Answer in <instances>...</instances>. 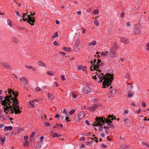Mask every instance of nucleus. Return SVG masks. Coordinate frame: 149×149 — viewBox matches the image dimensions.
Masks as SVG:
<instances>
[{
	"instance_id": "f257e3e1",
	"label": "nucleus",
	"mask_w": 149,
	"mask_h": 149,
	"mask_svg": "<svg viewBox=\"0 0 149 149\" xmlns=\"http://www.w3.org/2000/svg\"><path fill=\"white\" fill-rule=\"evenodd\" d=\"M12 95H10L7 96L6 98V100L10 102V105L6 107H2L4 109V112L7 114L8 112L9 113L13 114L14 113L16 114H20L22 111L19 110V102L17 99L18 96V93L16 91L12 92Z\"/></svg>"
},
{
	"instance_id": "f03ea898",
	"label": "nucleus",
	"mask_w": 149,
	"mask_h": 149,
	"mask_svg": "<svg viewBox=\"0 0 149 149\" xmlns=\"http://www.w3.org/2000/svg\"><path fill=\"white\" fill-rule=\"evenodd\" d=\"M104 75V74L101 73V75L97 76L100 79L98 82H102L104 79L102 84V88H106L111 85L112 81L113 80V74L107 73L104 76H103Z\"/></svg>"
},
{
	"instance_id": "7ed1b4c3",
	"label": "nucleus",
	"mask_w": 149,
	"mask_h": 149,
	"mask_svg": "<svg viewBox=\"0 0 149 149\" xmlns=\"http://www.w3.org/2000/svg\"><path fill=\"white\" fill-rule=\"evenodd\" d=\"M7 91L8 93L4 97V99L1 102V104L3 106V107H6L7 106L10 105V102H8L6 100V98L8 96L12 95V92H13V91L11 89H9V88L8 89Z\"/></svg>"
},
{
	"instance_id": "20e7f679",
	"label": "nucleus",
	"mask_w": 149,
	"mask_h": 149,
	"mask_svg": "<svg viewBox=\"0 0 149 149\" xmlns=\"http://www.w3.org/2000/svg\"><path fill=\"white\" fill-rule=\"evenodd\" d=\"M104 119L105 117L104 116L99 117V118L96 117L95 118V120L97 122V124L94 125V126H102L105 123L104 121Z\"/></svg>"
},
{
	"instance_id": "39448f33",
	"label": "nucleus",
	"mask_w": 149,
	"mask_h": 149,
	"mask_svg": "<svg viewBox=\"0 0 149 149\" xmlns=\"http://www.w3.org/2000/svg\"><path fill=\"white\" fill-rule=\"evenodd\" d=\"M116 49L117 46L116 45L111 48L109 52V55L110 58H113L116 56Z\"/></svg>"
},
{
	"instance_id": "423d86ee",
	"label": "nucleus",
	"mask_w": 149,
	"mask_h": 149,
	"mask_svg": "<svg viewBox=\"0 0 149 149\" xmlns=\"http://www.w3.org/2000/svg\"><path fill=\"white\" fill-rule=\"evenodd\" d=\"M80 44V39L79 38H77L76 40L73 49L74 51L77 52L79 50L81 47Z\"/></svg>"
},
{
	"instance_id": "0eeeda50",
	"label": "nucleus",
	"mask_w": 149,
	"mask_h": 149,
	"mask_svg": "<svg viewBox=\"0 0 149 149\" xmlns=\"http://www.w3.org/2000/svg\"><path fill=\"white\" fill-rule=\"evenodd\" d=\"M27 17L28 20L27 21V22L31 25H34V23L35 21V20L34 19L35 17H33L30 16V15H27Z\"/></svg>"
},
{
	"instance_id": "6e6552de",
	"label": "nucleus",
	"mask_w": 149,
	"mask_h": 149,
	"mask_svg": "<svg viewBox=\"0 0 149 149\" xmlns=\"http://www.w3.org/2000/svg\"><path fill=\"white\" fill-rule=\"evenodd\" d=\"M101 61L100 59H98V61L97 62V63L93 67V69L96 71L98 70V72H101V71L100 70H99V68H100V66H101Z\"/></svg>"
},
{
	"instance_id": "1a4fd4ad",
	"label": "nucleus",
	"mask_w": 149,
	"mask_h": 149,
	"mask_svg": "<svg viewBox=\"0 0 149 149\" xmlns=\"http://www.w3.org/2000/svg\"><path fill=\"white\" fill-rule=\"evenodd\" d=\"M0 65L6 69H10V65L6 62H1L0 63Z\"/></svg>"
},
{
	"instance_id": "9d476101",
	"label": "nucleus",
	"mask_w": 149,
	"mask_h": 149,
	"mask_svg": "<svg viewBox=\"0 0 149 149\" xmlns=\"http://www.w3.org/2000/svg\"><path fill=\"white\" fill-rule=\"evenodd\" d=\"M19 80L21 81L22 84L23 85H26L28 82L27 79L25 77H23L19 79Z\"/></svg>"
},
{
	"instance_id": "9b49d317",
	"label": "nucleus",
	"mask_w": 149,
	"mask_h": 149,
	"mask_svg": "<svg viewBox=\"0 0 149 149\" xmlns=\"http://www.w3.org/2000/svg\"><path fill=\"white\" fill-rule=\"evenodd\" d=\"M116 93V90L115 89H113L108 93V95L109 97H113L115 95Z\"/></svg>"
},
{
	"instance_id": "f8f14e48",
	"label": "nucleus",
	"mask_w": 149,
	"mask_h": 149,
	"mask_svg": "<svg viewBox=\"0 0 149 149\" xmlns=\"http://www.w3.org/2000/svg\"><path fill=\"white\" fill-rule=\"evenodd\" d=\"M120 41L122 42L125 44H128L129 42L128 39L125 37L121 38H120Z\"/></svg>"
},
{
	"instance_id": "ddd939ff",
	"label": "nucleus",
	"mask_w": 149,
	"mask_h": 149,
	"mask_svg": "<svg viewBox=\"0 0 149 149\" xmlns=\"http://www.w3.org/2000/svg\"><path fill=\"white\" fill-rule=\"evenodd\" d=\"M141 31V28L140 27L136 28L134 31V33L135 35L139 34Z\"/></svg>"
},
{
	"instance_id": "4468645a",
	"label": "nucleus",
	"mask_w": 149,
	"mask_h": 149,
	"mask_svg": "<svg viewBox=\"0 0 149 149\" xmlns=\"http://www.w3.org/2000/svg\"><path fill=\"white\" fill-rule=\"evenodd\" d=\"M116 119V117L114 116L113 118H112L111 119H109L108 118H105V119H104V121L105 123L106 122L107 123H110L111 120H115Z\"/></svg>"
},
{
	"instance_id": "2eb2a0df",
	"label": "nucleus",
	"mask_w": 149,
	"mask_h": 149,
	"mask_svg": "<svg viewBox=\"0 0 149 149\" xmlns=\"http://www.w3.org/2000/svg\"><path fill=\"white\" fill-rule=\"evenodd\" d=\"M13 127L12 126H5L3 129L4 131H11L13 130Z\"/></svg>"
},
{
	"instance_id": "dca6fc26",
	"label": "nucleus",
	"mask_w": 149,
	"mask_h": 149,
	"mask_svg": "<svg viewBox=\"0 0 149 149\" xmlns=\"http://www.w3.org/2000/svg\"><path fill=\"white\" fill-rule=\"evenodd\" d=\"M12 40L13 42L17 44L19 42L18 38L15 37H13L12 38Z\"/></svg>"
},
{
	"instance_id": "f3484780",
	"label": "nucleus",
	"mask_w": 149,
	"mask_h": 149,
	"mask_svg": "<svg viewBox=\"0 0 149 149\" xmlns=\"http://www.w3.org/2000/svg\"><path fill=\"white\" fill-rule=\"evenodd\" d=\"M48 98L49 100H53L54 99V96L52 94H51L49 93H48Z\"/></svg>"
},
{
	"instance_id": "a211bd4d",
	"label": "nucleus",
	"mask_w": 149,
	"mask_h": 149,
	"mask_svg": "<svg viewBox=\"0 0 149 149\" xmlns=\"http://www.w3.org/2000/svg\"><path fill=\"white\" fill-rule=\"evenodd\" d=\"M97 107V105H95L93 106L89 109V110L90 111H92L95 110L96 108Z\"/></svg>"
},
{
	"instance_id": "6ab92c4d",
	"label": "nucleus",
	"mask_w": 149,
	"mask_h": 149,
	"mask_svg": "<svg viewBox=\"0 0 149 149\" xmlns=\"http://www.w3.org/2000/svg\"><path fill=\"white\" fill-rule=\"evenodd\" d=\"M97 44V42L95 41H93L92 42L89 43L88 45L89 46H94L95 45Z\"/></svg>"
},
{
	"instance_id": "aec40b11",
	"label": "nucleus",
	"mask_w": 149,
	"mask_h": 149,
	"mask_svg": "<svg viewBox=\"0 0 149 149\" xmlns=\"http://www.w3.org/2000/svg\"><path fill=\"white\" fill-rule=\"evenodd\" d=\"M38 64L44 67L46 66V64L42 62L41 61H40L38 62Z\"/></svg>"
},
{
	"instance_id": "412c9836",
	"label": "nucleus",
	"mask_w": 149,
	"mask_h": 149,
	"mask_svg": "<svg viewBox=\"0 0 149 149\" xmlns=\"http://www.w3.org/2000/svg\"><path fill=\"white\" fill-rule=\"evenodd\" d=\"M63 49L66 52L70 51L71 49V47H63Z\"/></svg>"
},
{
	"instance_id": "4be33fe9",
	"label": "nucleus",
	"mask_w": 149,
	"mask_h": 149,
	"mask_svg": "<svg viewBox=\"0 0 149 149\" xmlns=\"http://www.w3.org/2000/svg\"><path fill=\"white\" fill-rule=\"evenodd\" d=\"M142 143L143 145L149 148V144H148L147 143L144 141H143L142 142Z\"/></svg>"
},
{
	"instance_id": "5701e85b",
	"label": "nucleus",
	"mask_w": 149,
	"mask_h": 149,
	"mask_svg": "<svg viewBox=\"0 0 149 149\" xmlns=\"http://www.w3.org/2000/svg\"><path fill=\"white\" fill-rule=\"evenodd\" d=\"M7 23L10 26L12 27V24L11 21L9 19H7Z\"/></svg>"
},
{
	"instance_id": "b1692460",
	"label": "nucleus",
	"mask_w": 149,
	"mask_h": 149,
	"mask_svg": "<svg viewBox=\"0 0 149 149\" xmlns=\"http://www.w3.org/2000/svg\"><path fill=\"white\" fill-rule=\"evenodd\" d=\"M107 124L108 125L110 126L112 128L114 127L113 125L112 124V121L110 122V123H107Z\"/></svg>"
},
{
	"instance_id": "393cba45",
	"label": "nucleus",
	"mask_w": 149,
	"mask_h": 149,
	"mask_svg": "<svg viewBox=\"0 0 149 149\" xmlns=\"http://www.w3.org/2000/svg\"><path fill=\"white\" fill-rule=\"evenodd\" d=\"M33 103L32 102H31V101H29V104L31 106L30 107L33 108L34 107V105L33 104Z\"/></svg>"
},
{
	"instance_id": "a878e982",
	"label": "nucleus",
	"mask_w": 149,
	"mask_h": 149,
	"mask_svg": "<svg viewBox=\"0 0 149 149\" xmlns=\"http://www.w3.org/2000/svg\"><path fill=\"white\" fill-rule=\"evenodd\" d=\"M97 62V60L95 59H94V61L93 62L92 61H91V64L92 66H94L95 65V64Z\"/></svg>"
},
{
	"instance_id": "bb28decb",
	"label": "nucleus",
	"mask_w": 149,
	"mask_h": 149,
	"mask_svg": "<svg viewBox=\"0 0 149 149\" xmlns=\"http://www.w3.org/2000/svg\"><path fill=\"white\" fill-rule=\"evenodd\" d=\"M72 95V97L74 98H75L77 97V96L75 94L74 92L73 91H72L71 92Z\"/></svg>"
},
{
	"instance_id": "cd10ccee",
	"label": "nucleus",
	"mask_w": 149,
	"mask_h": 149,
	"mask_svg": "<svg viewBox=\"0 0 149 149\" xmlns=\"http://www.w3.org/2000/svg\"><path fill=\"white\" fill-rule=\"evenodd\" d=\"M6 138L5 137H4L3 138H2L1 139V143L2 145H3L4 143V142Z\"/></svg>"
},
{
	"instance_id": "c85d7f7f",
	"label": "nucleus",
	"mask_w": 149,
	"mask_h": 149,
	"mask_svg": "<svg viewBox=\"0 0 149 149\" xmlns=\"http://www.w3.org/2000/svg\"><path fill=\"white\" fill-rule=\"evenodd\" d=\"M128 118H126L123 119V121L124 123L125 124H127L128 123Z\"/></svg>"
},
{
	"instance_id": "c756f323",
	"label": "nucleus",
	"mask_w": 149,
	"mask_h": 149,
	"mask_svg": "<svg viewBox=\"0 0 149 149\" xmlns=\"http://www.w3.org/2000/svg\"><path fill=\"white\" fill-rule=\"evenodd\" d=\"M29 145V143L27 141H25L24 143V146L25 147H27Z\"/></svg>"
},
{
	"instance_id": "7c9ffc66",
	"label": "nucleus",
	"mask_w": 149,
	"mask_h": 149,
	"mask_svg": "<svg viewBox=\"0 0 149 149\" xmlns=\"http://www.w3.org/2000/svg\"><path fill=\"white\" fill-rule=\"evenodd\" d=\"M58 32H56L54 35L52 37V38H56V37H58Z\"/></svg>"
},
{
	"instance_id": "2f4dec72",
	"label": "nucleus",
	"mask_w": 149,
	"mask_h": 149,
	"mask_svg": "<svg viewBox=\"0 0 149 149\" xmlns=\"http://www.w3.org/2000/svg\"><path fill=\"white\" fill-rule=\"evenodd\" d=\"M61 136V135L60 134L58 135V133H55L54 134V135L53 136V138H54V137L56 136L59 137Z\"/></svg>"
},
{
	"instance_id": "473e14b6",
	"label": "nucleus",
	"mask_w": 149,
	"mask_h": 149,
	"mask_svg": "<svg viewBox=\"0 0 149 149\" xmlns=\"http://www.w3.org/2000/svg\"><path fill=\"white\" fill-rule=\"evenodd\" d=\"M93 13L95 15H97L99 13V10H95L93 11Z\"/></svg>"
},
{
	"instance_id": "72a5a7b5",
	"label": "nucleus",
	"mask_w": 149,
	"mask_h": 149,
	"mask_svg": "<svg viewBox=\"0 0 149 149\" xmlns=\"http://www.w3.org/2000/svg\"><path fill=\"white\" fill-rule=\"evenodd\" d=\"M130 76V74L129 73H128L125 76V77L126 79H128L129 78Z\"/></svg>"
},
{
	"instance_id": "f704fd0d",
	"label": "nucleus",
	"mask_w": 149,
	"mask_h": 149,
	"mask_svg": "<svg viewBox=\"0 0 149 149\" xmlns=\"http://www.w3.org/2000/svg\"><path fill=\"white\" fill-rule=\"evenodd\" d=\"M146 50L149 51V42L146 44Z\"/></svg>"
},
{
	"instance_id": "c9c22d12",
	"label": "nucleus",
	"mask_w": 149,
	"mask_h": 149,
	"mask_svg": "<svg viewBox=\"0 0 149 149\" xmlns=\"http://www.w3.org/2000/svg\"><path fill=\"white\" fill-rule=\"evenodd\" d=\"M75 112V110L74 109H72L70 110L69 111V113L70 114H72Z\"/></svg>"
},
{
	"instance_id": "e433bc0d",
	"label": "nucleus",
	"mask_w": 149,
	"mask_h": 149,
	"mask_svg": "<svg viewBox=\"0 0 149 149\" xmlns=\"http://www.w3.org/2000/svg\"><path fill=\"white\" fill-rule=\"evenodd\" d=\"M46 73L47 74L53 76L54 75V74L53 73L50 71H47Z\"/></svg>"
},
{
	"instance_id": "4c0bfd02",
	"label": "nucleus",
	"mask_w": 149,
	"mask_h": 149,
	"mask_svg": "<svg viewBox=\"0 0 149 149\" xmlns=\"http://www.w3.org/2000/svg\"><path fill=\"white\" fill-rule=\"evenodd\" d=\"M94 24L97 26H98L99 25V24L97 20H95L94 21Z\"/></svg>"
},
{
	"instance_id": "58836bf2",
	"label": "nucleus",
	"mask_w": 149,
	"mask_h": 149,
	"mask_svg": "<svg viewBox=\"0 0 149 149\" xmlns=\"http://www.w3.org/2000/svg\"><path fill=\"white\" fill-rule=\"evenodd\" d=\"M25 67L26 68H28L29 69H32V68L33 67L31 66H28L27 65H25Z\"/></svg>"
},
{
	"instance_id": "ea45409f",
	"label": "nucleus",
	"mask_w": 149,
	"mask_h": 149,
	"mask_svg": "<svg viewBox=\"0 0 149 149\" xmlns=\"http://www.w3.org/2000/svg\"><path fill=\"white\" fill-rule=\"evenodd\" d=\"M114 116L113 115H109L108 116L107 118L109 119H111L112 118H114Z\"/></svg>"
},
{
	"instance_id": "a19ab883",
	"label": "nucleus",
	"mask_w": 149,
	"mask_h": 149,
	"mask_svg": "<svg viewBox=\"0 0 149 149\" xmlns=\"http://www.w3.org/2000/svg\"><path fill=\"white\" fill-rule=\"evenodd\" d=\"M141 104L142 106L143 107H145L146 106V103L144 102L143 101L142 102Z\"/></svg>"
},
{
	"instance_id": "79ce46f5",
	"label": "nucleus",
	"mask_w": 149,
	"mask_h": 149,
	"mask_svg": "<svg viewBox=\"0 0 149 149\" xmlns=\"http://www.w3.org/2000/svg\"><path fill=\"white\" fill-rule=\"evenodd\" d=\"M35 90L36 91V92H37L40 91L41 90V88L39 87H37L35 89Z\"/></svg>"
},
{
	"instance_id": "37998d69",
	"label": "nucleus",
	"mask_w": 149,
	"mask_h": 149,
	"mask_svg": "<svg viewBox=\"0 0 149 149\" xmlns=\"http://www.w3.org/2000/svg\"><path fill=\"white\" fill-rule=\"evenodd\" d=\"M54 46H57L59 45V44L56 41H55L54 42Z\"/></svg>"
},
{
	"instance_id": "c03bdc74",
	"label": "nucleus",
	"mask_w": 149,
	"mask_h": 149,
	"mask_svg": "<svg viewBox=\"0 0 149 149\" xmlns=\"http://www.w3.org/2000/svg\"><path fill=\"white\" fill-rule=\"evenodd\" d=\"M28 139V137L27 136H24V139L25 141H27V140Z\"/></svg>"
},
{
	"instance_id": "a18cd8bd",
	"label": "nucleus",
	"mask_w": 149,
	"mask_h": 149,
	"mask_svg": "<svg viewBox=\"0 0 149 149\" xmlns=\"http://www.w3.org/2000/svg\"><path fill=\"white\" fill-rule=\"evenodd\" d=\"M17 29L19 30H24L25 28L23 27H21L19 26H18L17 27Z\"/></svg>"
},
{
	"instance_id": "49530a36",
	"label": "nucleus",
	"mask_w": 149,
	"mask_h": 149,
	"mask_svg": "<svg viewBox=\"0 0 149 149\" xmlns=\"http://www.w3.org/2000/svg\"><path fill=\"white\" fill-rule=\"evenodd\" d=\"M103 127H102V126H99V130L100 131H102Z\"/></svg>"
},
{
	"instance_id": "de8ad7c7",
	"label": "nucleus",
	"mask_w": 149,
	"mask_h": 149,
	"mask_svg": "<svg viewBox=\"0 0 149 149\" xmlns=\"http://www.w3.org/2000/svg\"><path fill=\"white\" fill-rule=\"evenodd\" d=\"M125 13L124 12L122 13L120 15V16L122 18H123L124 17Z\"/></svg>"
},
{
	"instance_id": "09e8293b",
	"label": "nucleus",
	"mask_w": 149,
	"mask_h": 149,
	"mask_svg": "<svg viewBox=\"0 0 149 149\" xmlns=\"http://www.w3.org/2000/svg\"><path fill=\"white\" fill-rule=\"evenodd\" d=\"M4 97L3 96H0V100H1V102L2 100H3V99H4Z\"/></svg>"
},
{
	"instance_id": "8fccbe9b",
	"label": "nucleus",
	"mask_w": 149,
	"mask_h": 149,
	"mask_svg": "<svg viewBox=\"0 0 149 149\" xmlns=\"http://www.w3.org/2000/svg\"><path fill=\"white\" fill-rule=\"evenodd\" d=\"M101 146L102 148H105L107 147V145H106L104 144L103 143L101 145Z\"/></svg>"
},
{
	"instance_id": "3c124183",
	"label": "nucleus",
	"mask_w": 149,
	"mask_h": 149,
	"mask_svg": "<svg viewBox=\"0 0 149 149\" xmlns=\"http://www.w3.org/2000/svg\"><path fill=\"white\" fill-rule=\"evenodd\" d=\"M129 113V111L128 110H125L124 111V113L125 114H127Z\"/></svg>"
},
{
	"instance_id": "603ef678",
	"label": "nucleus",
	"mask_w": 149,
	"mask_h": 149,
	"mask_svg": "<svg viewBox=\"0 0 149 149\" xmlns=\"http://www.w3.org/2000/svg\"><path fill=\"white\" fill-rule=\"evenodd\" d=\"M45 125L47 127H48L50 125V124L49 123L46 122L45 123Z\"/></svg>"
},
{
	"instance_id": "864d4df0",
	"label": "nucleus",
	"mask_w": 149,
	"mask_h": 149,
	"mask_svg": "<svg viewBox=\"0 0 149 149\" xmlns=\"http://www.w3.org/2000/svg\"><path fill=\"white\" fill-rule=\"evenodd\" d=\"M81 29H83V31H82V33L84 34L86 32V30L84 28H83V27L82 28H81Z\"/></svg>"
},
{
	"instance_id": "5fc2aeb1",
	"label": "nucleus",
	"mask_w": 149,
	"mask_h": 149,
	"mask_svg": "<svg viewBox=\"0 0 149 149\" xmlns=\"http://www.w3.org/2000/svg\"><path fill=\"white\" fill-rule=\"evenodd\" d=\"M25 17V16H22V18H23L22 20H23L24 21H26L28 20V19H25L24 18Z\"/></svg>"
},
{
	"instance_id": "6e6d98bb",
	"label": "nucleus",
	"mask_w": 149,
	"mask_h": 149,
	"mask_svg": "<svg viewBox=\"0 0 149 149\" xmlns=\"http://www.w3.org/2000/svg\"><path fill=\"white\" fill-rule=\"evenodd\" d=\"M104 128L106 130H107L109 129V127L108 126H104Z\"/></svg>"
},
{
	"instance_id": "4d7b16f0",
	"label": "nucleus",
	"mask_w": 149,
	"mask_h": 149,
	"mask_svg": "<svg viewBox=\"0 0 149 149\" xmlns=\"http://www.w3.org/2000/svg\"><path fill=\"white\" fill-rule=\"evenodd\" d=\"M100 55L103 56H105V54L103 52H101L100 53Z\"/></svg>"
},
{
	"instance_id": "13d9d810",
	"label": "nucleus",
	"mask_w": 149,
	"mask_h": 149,
	"mask_svg": "<svg viewBox=\"0 0 149 149\" xmlns=\"http://www.w3.org/2000/svg\"><path fill=\"white\" fill-rule=\"evenodd\" d=\"M133 94H129L128 95V97L129 98H130L133 95Z\"/></svg>"
},
{
	"instance_id": "bf43d9fd",
	"label": "nucleus",
	"mask_w": 149,
	"mask_h": 149,
	"mask_svg": "<svg viewBox=\"0 0 149 149\" xmlns=\"http://www.w3.org/2000/svg\"><path fill=\"white\" fill-rule=\"evenodd\" d=\"M44 139V137L43 136H41L40 138V141L42 142L43 140Z\"/></svg>"
},
{
	"instance_id": "052dcab7",
	"label": "nucleus",
	"mask_w": 149,
	"mask_h": 149,
	"mask_svg": "<svg viewBox=\"0 0 149 149\" xmlns=\"http://www.w3.org/2000/svg\"><path fill=\"white\" fill-rule=\"evenodd\" d=\"M69 119V118L68 117H67L65 118V119L67 120V122H70L71 121V120H68Z\"/></svg>"
},
{
	"instance_id": "680f3d73",
	"label": "nucleus",
	"mask_w": 149,
	"mask_h": 149,
	"mask_svg": "<svg viewBox=\"0 0 149 149\" xmlns=\"http://www.w3.org/2000/svg\"><path fill=\"white\" fill-rule=\"evenodd\" d=\"M12 76L13 77H14L15 79H17V77L15 74H13L12 75Z\"/></svg>"
},
{
	"instance_id": "e2e57ef3",
	"label": "nucleus",
	"mask_w": 149,
	"mask_h": 149,
	"mask_svg": "<svg viewBox=\"0 0 149 149\" xmlns=\"http://www.w3.org/2000/svg\"><path fill=\"white\" fill-rule=\"evenodd\" d=\"M30 13V14L29 15H30L32 16H34L36 13L35 12H34L33 13L32 12H31Z\"/></svg>"
},
{
	"instance_id": "0e129e2a",
	"label": "nucleus",
	"mask_w": 149,
	"mask_h": 149,
	"mask_svg": "<svg viewBox=\"0 0 149 149\" xmlns=\"http://www.w3.org/2000/svg\"><path fill=\"white\" fill-rule=\"evenodd\" d=\"M61 77L62 80L63 81L64 80H65V78L64 76L63 75H61Z\"/></svg>"
},
{
	"instance_id": "69168bd1",
	"label": "nucleus",
	"mask_w": 149,
	"mask_h": 149,
	"mask_svg": "<svg viewBox=\"0 0 149 149\" xmlns=\"http://www.w3.org/2000/svg\"><path fill=\"white\" fill-rule=\"evenodd\" d=\"M15 13H16L17 15L18 16V17H20V15H19V12L17 11H15Z\"/></svg>"
},
{
	"instance_id": "338daca9",
	"label": "nucleus",
	"mask_w": 149,
	"mask_h": 149,
	"mask_svg": "<svg viewBox=\"0 0 149 149\" xmlns=\"http://www.w3.org/2000/svg\"><path fill=\"white\" fill-rule=\"evenodd\" d=\"M86 124H87V125H90V124L89 123L88 121L87 120H86Z\"/></svg>"
},
{
	"instance_id": "774afa93",
	"label": "nucleus",
	"mask_w": 149,
	"mask_h": 149,
	"mask_svg": "<svg viewBox=\"0 0 149 149\" xmlns=\"http://www.w3.org/2000/svg\"><path fill=\"white\" fill-rule=\"evenodd\" d=\"M100 136L102 137H104L105 136L104 134L103 133H102L101 134Z\"/></svg>"
}]
</instances>
